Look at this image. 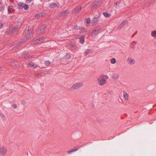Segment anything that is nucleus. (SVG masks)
<instances>
[{
	"label": "nucleus",
	"instance_id": "nucleus-42",
	"mask_svg": "<svg viewBox=\"0 0 156 156\" xmlns=\"http://www.w3.org/2000/svg\"><path fill=\"white\" fill-rule=\"evenodd\" d=\"M27 57H29V55H27Z\"/></svg>",
	"mask_w": 156,
	"mask_h": 156
},
{
	"label": "nucleus",
	"instance_id": "nucleus-35",
	"mask_svg": "<svg viewBox=\"0 0 156 156\" xmlns=\"http://www.w3.org/2000/svg\"><path fill=\"white\" fill-rule=\"evenodd\" d=\"M74 29H76V30H78L80 29V27H77V26H74Z\"/></svg>",
	"mask_w": 156,
	"mask_h": 156
},
{
	"label": "nucleus",
	"instance_id": "nucleus-22",
	"mask_svg": "<svg viewBox=\"0 0 156 156\" xmlns=\"http://www.w3.org/2000/svg\"><path fill=\"white\" fill-rule=\"evenodd\" d=\"M10 65L12 66H18V65L17 62H10Z\"/></svg>",
	"mask_w": 156,
	"mask_h": 156
},
{
	"label": "nucleus",
	"instance_id": "nucleus-25",
	"mask_svg": "<svg viewBox=\"0 0 156 156\" xmlns=\"http://www.w3.org/2000/svg\"><path fill=\"white\" fill-rule=\"evenodd\" d=\"M103 14L104 16L106 17H109L110 16V14H109L106 12H103Z\"/></svg>",
	"mask_w": 156,
	"mask_h": 156
},
{
	"label": "nucleus",
	"instance_id": "nucleus-41",
	"mask_svg": "<svg viewBox=\"0 0 156 156\" xmlns=\"http://www.w3.org/2000/svg\"><path fill=\"white\" fill-rule=\"evenodd\" d=\"M136 34V33H135L134 34H133V35H132V37H133Z\"/></svg>",
	"mask_w": 156,
	"mask_h": 156
},
{
	"label": "nucleus",
	"instance_id": "nucleus-36",
	"mask_svg": "<svg viewBox=\"0 0 156 156\" xmlns=\"http://www.w3.org/2000/svg\"><path fill=\"white\" fill-rule=\"evenodd\" d=\"M12 106L14 108H17V105L16 104H14L13 105H12Z\"/></svg>",
	"mask_w": 156,
	"mask_h": 156
},
{
	"label": "nucleus",
	"instance_id": "nucleus-39",
	"mask_svg": "<svg viewBox=\"0 0 156 156\" xmlns=\"http://www.w3.org/2000/svg\"><path fill=\"white\" fill-rule=\"evenodd\" d=\"M120 4V2H116L115 3V6H117V5H119Z\"/></svg>",
	"mask_w": 156,
	"mask_h": 156
},
{
	"label": "nucleus",
	"instance_id": "nucleus-24",
	"mask_svg": "<svg viewBox=\"0 0 156 156\" xmlns=\"http://www.w3.org/2000/svg\"><path fill=\"white\" fill-rule=\"evenodd\" d=\"M18 29V26L14 27L12 30V33H15Z\"/></svg>",
	"mask_w": 156,
	"mask_h": 156
},
{
	"label": "nucleus",
	"instance_id": "nucleus-29",
	"mask_svg": "<svg viewBox=\"0 0 156 156\" xmlns=\"http://www.w3.org/2000/svg\"><path fill=\"white\" fill-rule=\"evenodd\" d=\"M135 61L134 59H132L129 61V63L131 64H133L135 63Z\"/></svg>",
	"mask_w": 156,
	"mask_h": 156
},
{
	"label": "nucleus",
	"instance_id": "nucleus-14",
	"mask_svg": "<svg viewBox=\"0 0 156 156\" xmlns=\"http://www.w3.org/2000/svg\"><path fill=\"white\" fill-rule=\"evenodd\" d=\"M79 147H77L76 149H71V150H70L69 151H68V153L69 154L71 153L76 151L79 150Z\"/></svg>",
	"mask_w": 156,
	"mask_h": 156
},
{
	"label": "nucleus",
	"instance_id": "nucleus-17",
	"mask_svg": "<svg viewBox=\"0 0 156 156\" xmlns=\"http://www.w3.org/2000/svg\"><path fill=\"white\" fill-rule=\"evenodd\" d=\"M57 5V4L55 2L52 3L50 4V7L51 8H53L56 7Z\"/></svg>",
	"mask_w": 156,
	"mask_h": 156
},
{
	"label": "nucleus",
	"instance_id": "nucleus-11",
	"mask_svg": "<svg viewBox=\"0 0 156 156\" xmlns=\"http://www.w3.org/2000/svg\"><path fill=\"white\" fill-rule=\"evenodd\" d=\"M46 15V14L44 12H42L37 13L35 14V16L36 17H41L43 16H44Z\"/></svg>",
	"mask_w": 156,
	"mask_h": 156
},
{
	"label": "nucleus",
	"instance_id": "nucleus-20",
	"mask_svg": "<svg viewBox=\"0 0 156 156\" xmlns=\"http://www.w3.org/2000/svg\"><path fill=\"white\" fill-rule=\"evenodd\" d=\"M68 11L67 10H65L62 12L61 14V16H66L68 14Z\"/></svg>",
	"mask_w": 156,
	"mask_h": 156
},
{
	"label": "nucleus",
	"instance_id": "nucleus-18",
	"mask_svg": "<svg viewBox=\"0 0 156 156\" xmlns=\"http://www.w3.org/2000/svg\"><path fill=\"white\" fill-rule=\"evenodd\" d=\"M28 66H30V67H34V68H35L37 67V66L36 65L34 64L32 62H30L28 63Z\"/></svg>",
	"mask_w": 156,
	"mask_h": 156
},
{
	"label": "nucleus",
	"instance_id": "nucleus-32",
	"mask_svg": "<svg viewBox=\"0 0 156 156\" xmlns=\"http://www.w3.org/2000/svg\"><path fill=\"white\" fill-rule=\"evenodd\" d=\"M71 57V55L69 54H67L66 55V58L67 59H69Z\"/></svg>",
	"mask_w": 156,
	"mask_h": 156
},
{
	"label": "nucleus",
	"instance_id": "nucleus-40",
	"mask_svg": "<svg viewBox=\"0 0 156 156\" xmlns=\"http://www.w3.org/2000/svg\"><path fill=\"white\" fill-rule=\"evenodd\" d=\"M32 0H26V2L28 3H30Z\"/></svg>",
	"mask_w": 156,
	"mask_h": 156
},
{
	"label": "nucleus",
	"instance_id": "nucleus-38",
	"mask_svg": "<svg viewBox=\"0 0 156 156\" xmlns=\"http://www.w3.org/2000/svg\"><path fill=\"white\" fill-rule=\"evenodd\" d=\"M3 27V24L0 22V29L2 28Z\"/></svg>",
	"mask_w": 156,
	"mask_h": 156
},
{
	"label": "nucleus",
	"instance_id": "nucleus-21",
	"mask_svg": "<svg viewBox=\"0 0 156 156\" xmlns=\"http://www.w3.org/2000/svg\"><path fill=\"white\" fill-rule=\"evenodd\" d=\"M136 44V42L134 41H133L131 43V46L130 47V48L133 49L134 48V46Z\"/></svg>",
	"mask_w": 156,
	"mask_h": 156
},
{
	"label": "nucleus",
	"instance_id": "nucleus-2",
	"mask_svg": "<svg viewBox=\"0 0 156 156\" xmlns=\"http://www.w3.org/2000/svg\"><path fill=\"white\" fill-rule=\"evenodd\" d=\"M101 78L98 79V84L102 85L106 82V80L108 78V76L105 75H101Z\"/></svg>",
	"mask_w": 156,
	"mask_h": 156
},
{
	"label": "nucleus",
	"instance_id": "nucleus-33",
	"mask_svg": "<svg viewBox=\"0 0 156 156\" xmlns=\"http://www.w3.org/2000/svg\"><path fill=\"white\" fill-rule=\"evenodd\" d=\"M4 9V6L2 5H0V11H2Z\"/></svg>",
	"mask_w": 156,
	"mask_h": 156
},
{
	"label": "nucleus",
	"instance_id": "nucleus-26",
	"mask_svg": "<svg viewBox=\"0 0 156 156\" xmlns=\"http://www.w3.org/2000/svg\"><path fill=\"white\" fill-rule=\"evenodd\" d=\"M151 35L153 37H156V31L154 30L152 32Z\"/></svg>",
	"mask_w": 156,
	"mask_h": 156
},
{
	"label": "nucleus",
	"instance_id": "nucleus-7",
	"mask_svg": "<svg viewBox=\"0 0 156 156\" xmlns=\"http://www.w3.org/2000/svg\"><path fill=\"white\" fill-rule=\"evenodd\" d=\"M101 30V27L98 26L96 27L93 31V34L95 35H98L100 33V30Z\"/></svg>",
	"mask_w": 156,
	"mask_h": 156
},
{
	"label": "nucleus",
	"instance_id": "nucleus-31",
	"mask_svg": "<svg viewBox=\"0 0 156 156\" xmlns=\"http://www.w3.org/2000/svg\"><path fill=\"white\" fill-rule=\"evenodd\" d=\"M12 9V6H9L8 7V13H10L11 12V9Z\"/></svg>",
	"mask_w": 156,
	"mask_h": 156
},
{
	"label": "nucleus",
	"instance_id": "nucleus-37",
	"mask_svg": "<svg viewBox=\"0 0 156 156\" xmlns=\"http://www.w3.org/2000/svg\"><path fill=\"white\" fill-rule=\"evenodd\" d=\"M0 115L3 119H4L5 117L4 115L2 113H0Z\"/></svg>",
	"mask_w": 156,
	"mask_h": 156
},
{
	"label": "nucleus",
	"instance_id": "nucleus-6",
	"mask_svg": "<svg viewBox=\"0 0 156 156\" xmlns=\"http://www.w3.org/2000/svg\"><path fill=\"white\" fill-rule=\"evenodd\" d=\"M18 8L20 9L21 7L23 8L25 10H27L29 8V5L27 4H24L22 2H20L18 4Z\"/></svg>",
	"mask_w": 156,
	"mask_h": 156
},
{
	"label": "nucleus",
	"instance_id": "nucleus-27",
	"mask_svg": "<svg viewBox=\"0 0 156 156\" xmlns=\"http://www.w3.org/2000/svg\"><path fill=\"white\" fill-rule=\"evenodd\" d=\"M90 52H91V50L89 49H87L86 50V51L85 52L84 54H85V55H86L89 53H90Z\"/></svg>",
	"mask_w": 156,
	"mask_h": 156
},
{
	"label": "nucleus",
	"instance_id": "nucleus-4",
	"mask_svg": "<svg viewBox=\"0 0 156 156\" xmlns=\"http://www.w3.org/2000/svg\"><path fill=\"white\" fill-rule=\"evenodd\" d=\"M7 148L4 146H0V155L5 156L6 153Z\"/></svg>",
	"mask_w": 156,
	"mask_h": 156
},
{
	"label": "nucleus",
	"instance_id": "nucleus-8",
	"mask_svg": "<svg viewBox=\"0 0 156 156\" xmlns=\"http://www.w3.org/2000/svg\"><path fill=\"white\" fill-rule=\"evenodd\" d=\"M46 24H44L41 26L40 29L37 31V33H44L45 32V30L46 29Z\"/></svg>",
	"mask_w": 156,
	"mask_h": 156
},
{
	"label": "nucleus",
	"instance_id": "nucleus-19",
	"mask_svg": "<svg viewBox=\"0 0 156 156\" xmlns=\"http://www.w3.org/2000/svg\"><path fill=\"white\" fill-rule=\"evenodd\" d=\"M127 23V21H125L122 22V23H121L120 26V28L124 27Z\"/></svg>",
	"mask_w": 156,
	"mask_h": 156
},
{
	"label": "nucleus",
	"instance_id": "nucleus-15",
	"mask_svg": "<svg viewBox=\"0 0 156 156\" xmlns=\"http://www.w3.org/2000/svg\"><path fill=\"white\" fill-rule=\"evenodd\" d=\"M151 5V3L149 1H146L144 3V6L145 7H147L150 6Z\"/></svg>",
	"mask_w": 156,
	"mask_h": 156
},
{
	"label": "nucleus",
	"instance_id": "nucleus-43",
	"mask_svg": "<svg viewBox=\"0 0 156 156\" xmlns=\"http://www.w3.org/2000/svg\"><path fill=\"white\" fill-rule=\"evenodd\" d=\"M2 1V0H0V3H1Z\"/></svg>",
	"mask_w": 156,
	"mask_h": 156
},
{
	"label": "nucleus",
	"instance_id": "nucleus-10",
	"mask_svg": "<svg viewBox=\"0 0 156 156\" xmlns=\"http://www.w3.org/2000/svg\"><path fill=\"white\" fill-rule=\"evenodd\" d=\"M101 2V0H96L93 3V7L95 8Z\"/></svg>",
	"mask_w": 156,
	"mask_h": 156
},
{
	"label": "nucleus",
	"instance_id": "nucleus-16",
	"mask_svg": "<svg viewBox=\"0 0 156 156\" xmlns=\"http://www.w3.org/2000/svg\"><path fill=\"white\" fill-rule=\"evenodd\" d=\"M80 43L83 44L84 42V36H82L80 38Z\"/></svg>",
	"mask_w": 156,
	"mask_h": 156
},
{
	"label": "nucleus",
	"instance_id": "nucleus-5",
	"mask_svg": "<svg viewBox=\"0 0 156 156\" xmlns=\"http://www.w3.org/2000/svg\"><path fill=\"white\" fill-rule=\"evenodd\" d=\"M100 15L99 13L95 15L92 19V22L93 24H96L98 22Z\"/></svg>",
	"mask_w": 156,
	"mask_h": 156
},
{
	"label": "nucleus",
	"instance_id": "nucleus-28",
	"mask_svg": "<svg viewBox=\"0 0 156 156\" xmlns=\"http://www.w3.org/2000/svg\"><path fill=\"white\" fill-rule=\"evenodd\" d=\"M116 62L115 59V58H112L111 60V62L112 64H114Z\"/></svg>",
	"mask_w": 156,
	"mask_h": 156
},
{
	"label": "nucleus",
	"instance_id": "nucleus-13",
	"mask_svg": "<svg viewBox=\"0 0 156 156\" xmlns=\"http://www.w3.org/2000/svg\"><path fill=\"white\" fill-rule=\"evenodd\" d=\"M112 78L115 80L118 79L119 77V75L118 74H114L112 76Z\"/></svg>",
	"mask_w": 156,
	"mask_h": 156
},
{
	"label": "nucleus",
	"instance_id": "nucleus-1",
	"mask_svg": "<svg viewBox=\"0 0 156 156\" xmlns=\"http://www.w3.org/2000/svg\"><path fill=\"white\" fill-rule=\"evenodd\" d=\"M25 33L26 34V37L23 39L22 40L20 41V43L19 44L20 45L22 44L33 37V32L32 29L30 30L28 28H27L25 29Z\"/></svg>",
	"mask_w": 156,
	"mask_h": 156
},
{
	"label": "nucleus",
	"instance_id": "nucleus-9",
	"mask_svg": "<svg viewBox=\"0 0 156 156\" xmlns=\"http://www.w3.org/2000/svg\"><path fill=\"white\" fill-rule=\"evenodd\" d=\"M45 38L44 37H41L39 38L38 39H36L35 40V43L40 44L41 43H43L45 41Z\"/></svg>",
	"mask_w": 156,
	"mask_h": 156
},
{
	"label": "nucleus",
	"instance_id": "nucleus-34",
	"mask_svg": "<svg viewBox=\"0 0 156 156\" xmlns=\"http://www.w3.org/2000/svg\"><path fill=\"white\" fill-rule=\"evenodd\" d=\"M51 62L49 61H46L45 62V65L46 66H48L50 64Z\"/></svg>",
	"mask_w": 156,
	"mask_h": 156
},
{
	"label": "nucleus",
	"instance_id": "nucleus-3",
	"mask_svg": "<svg viewBox=\"0 0 156 156\" xmlns=\"http://www.w3.org/2000/svg\"><path fill=\"white\" fill-rule=\"evenodd\" d=\"M83 85L82 82H79L75 83L70 88V89H77L82 87Z\"/></svg>",
	"mask_w": 156,
	"mask_h": 156
},
{
	"label": "nucleus",
	"instance_id": "nucleus-12",
	"mask_svg": "<svg viewBox=\"0 0 156 156\" xmlns=\"http://www.w3.org/2000/svg\"><path fill=\"white\" fill-rule=\"evenodd\" d=\"M123 97L125 100L127 101L128 98V95L127 93L124 91L123 94Z\"/></svg>",
	"mask_w": 156,
	"mask_h": 156
},
{
	"label": "nucleus",
	"instance_id": "nucleus-30",
	"mask_svg": "<svg viewBox=\"0 0 156 156\" xmlns=\"http://www.w3.org/2000/svg\"><path fill=\"white\" fill-rule=\"evenodd\" d=\"M86 23L87 24H89L90 23V19L88 18H87L86 20H85Z\"/></svg>",
	"mask_w": 156,
	"mask_h": 156
},
{
	"label": "nucleus",
	"instance_id": "nucleus-23",
	"mask_svg": "<svg viewBox=\"0 0 156 156\" xmlns=\"http://www.w3.org/2000/svg\"><path fill=\"white\" fill-rule=\"evenodd\" d=\"M81 8L80 7V8H77L75 9V12L76 13H79L81 10Z\"/></svg>",
	"mask_w": 156,
	"mask_h": 156
}]
</instances>
